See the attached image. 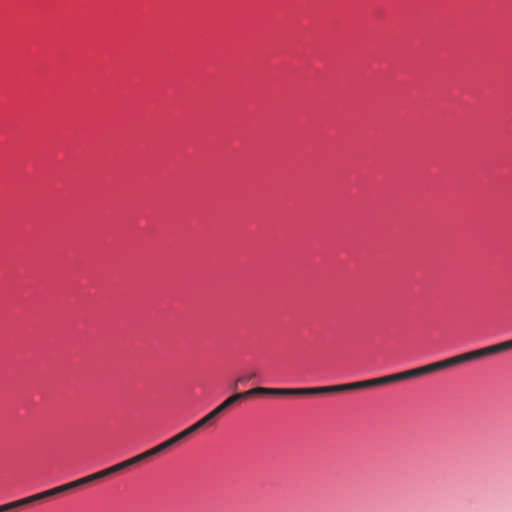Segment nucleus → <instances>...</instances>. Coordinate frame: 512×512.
<instances>
[{
  "label": "nucleus",
  "instance_id": "2",
  "mask_svg": "<svg viewBox=\"0 0 512 512\" xmlns=\"http://www.w3.org/2000/svg\"><path fill=\"white\" fill-rule=\"evenodd\" d=\"M256 395H267V396H277L276 388H266V387H256L249 389L245 392H239L236 393L230 397H228L226 400L222 402L225 409L227 410L231 406L235 405L241 400H244L250 396H256Z\"/></svg>",
  "mask_w": 512,
  "mask_h": 512
},
{
  "label": "nucleus",
  "instance_id": "17",
  "mask_svg": "<svg viewBox=\"0 0 512 512\" xmlns=\"http://www.w3.org/2000/svg\"><path fill=\"white\" fill-rule=\"evenodd\" d=\"M405 374H406L407 380L422 376L419 367L410 369V370H406Z\"/></svg>",
  "mask_w": 512,
  "mask_h": 512
},
{
  "label": "nucleus",
  "instance_id": "27",
  "mask_svg": "<svg viewBox=\"0 0 512 512\" xmlns=\"http://www.w3.org/2000/svg\"><path fill=\"white\" fill-rule=\"evenodd\" d=\"M93 480L97 481L104 478L102 470L92 474Z\"/></svg>",
  "mask_w": 512,
  "mask_h": 512
},
{
  "label": "nucleus",
  "instance_id": "4",
  "mask_svg": "<svg viewBox=\"0 0 512 512\" xmlns=\"http://www.w3.org/2000/svg\"><path fill=\"white\" fill-rule=\"evenodd\" d=\"M494 354H495V352H494L493 345L467 352L469 361L478 360L480 358L488 357V356H491Z\"/></svg>",
  "mask_w": 512,
  "mask_h": 512
},
{
  "label": "nucleus",
  "instance_id": "3",
  "mask_svg": "<svg viewBox=\"0 0 512 512\" xmlns=\"http://www.w3.org/2000/svg\"><path fill=\"white\" fill-rule=\"evenodd\" d=\"M442 369L450 368L456 365H460L466 362H469V357L467 356V353H463L457 356H453L451 358H447L444 360H441Z\"/></svg>",
  "mask_w": 512,
  "mask_h": 512
},
{
  "label": "nucleus",
  "instance_id": "10",
  "mask_svg": "<svg viewBox=\"0 0 512 512\" xmlns=\"http://www.w3.org/2000/svg\"><path fill=\"white\" fill-rule=\"evenodd\" d=\"M385 378H386V383L387 384H391V383L407 380L405 371H402V372H399V373H395V374H391V375H387V376H385Z\"/></svg>",
  "mask_w": 512,
  "mask_h": 512
},
{
  "label": "nucleus",
  "instance_id": "9",
  "mask_svg": "<svg viewBox=\"0 0 512 512\" xmlns=\"http://www.w3.org/2000/svg\"><path fill=\"white\" fill-rule=\"evenodd\" d=\"M187 437H189L186 433L185 430L179 432L178 434L174 435L173 437L169 438L168 440H166V443L168 445L169 448H171L172 446L176 445L177 443H179L180 441L186 439Z\"/></svg>",
  "mask_w": 512,
  "mask_h": 512
},
{
  "label": "nucleus",
  "instance_id": "26",
  "mask_svg": "<svg viewBox=\"0 0 512 512\" xmlns=\"http://www.w3.org/2000/svg\"><path fill=\"white\" fill-rule=\"evenodd\" d=\"M110 469L112 471V474H115V473H118V472L122 471V468H121L119 463L111 466Z\"/></svg>",
  "mask_w": 512,
  "mask_h": 512
},
{
  "label": "nucleus",
  "instance_id": "29",
  "mask_svg": "<svg viewBox=\"0 0 512 512\" xmlns=\"http://www.w3.org/2000/svg\"><path fill=\"white\" fill-rule=\"evenodd\" d=\"M102 473H103L104 478L113 475L110 467L103 469Z\"/></svg>",
  "mask_w": 512,
  "mask_h": 512
},
{
  "label": "nucleus",
  "instance_id": "22",
  "mask_svg": "<svg viewBox=\"0 0 512 512\" xmlns=\"http://www.w3.org/2000/svg\"><path fill=\"white\" fill-rule=\"evenodd\" d=\"M119 464H120L122 470L127 469V468L133 466L130 458L125 460V461L120 462Z\"/></svg>",
  "mask_w": 512,
  "mask_h": 512
},
{
  "label": "nucleus",
  "instance_id": "25",
  "mask_svg": "<svg viewBox=\"0 0 512 512\" xmlns=\"http://www.w3.org/2000/svg\"><path fill=\"white\" fill-rule=\"evenodd\" d=\"M110 469L112 471V474H115V473H118V472L122 471V468H121L119 463L111 466Z\"/></svg>",
  "mask_w": 512,
  "mask_h": 512
},
{
  "label": "nucleus",
  "instance_id": "8",
  "mask_svg": "<svg viewBox=\"0 0 512 512\" xmlns=\"http://www.w3.org/2000/svg\"><path fill=\"white\" fill-rule=\"evenodd\" d=\"M365 388H366L365 380L364 381H358V382L341 384V392L353 391V390H359V389H365Z\"/></svg>",
  "mask_w": 512,
  "mask_h": 512
},
{
  "label": "nucleus",
  "instance_id": "32",
  "mask_svg": "<svg viewBox=\"0 0 512 512\" xmlns=\"http://www.w3.org/2000/svg\"><path fill=\"white\" fill-rule=\"evenodd\" d=\"M130 460L132 462V465H136V464L140 463L138 455L130 458Z\"/></svg>",
  "mask_w": 512,
  "mask_h": 512
},
{
  "label": "nucleus",
  "instance_id": "15",
  "mask_svg": "<svg viewBox=\"0 0 512 512\" xmlns=\"http://www.w3.org/2000/svg\"><path fill=\"white\" fill-rule=\"evenodd\" d=\"M225 407L224 405L221 403L220 405H218L216 408H214L211 412L208 413V416L211 420H213L214 418H216L217 416H219L221 413H223L225 411Z\"/></svg>",
  "mask_w": 512,
  "mask_h": 512
},
{
  "label": "nucleus",
  "instance_id": "14",
  "mask_svg": "<svg viewBox=\"0 0 512 512\" xmlns=\"http://www.w3.org/2000/svg\"><path fill=\"white\" fill-rule=\"evenodd\" d=\"M28 498H29L30 504H32L34 502L47 499V498H49V496H48L47 491H43V492L28 496Z\"/></svg>",
  "mask_w": 512,
  "mask_h": 512
},
{
  "label": "nucleus",
  "instance_id": "5",
  "mask_svg": "<svg viewBox=\"0 0 512 512\" xmlns=\"http://www.w3.org/2000/svg\"><path fill=\"white\" fill-rule=\"evenodd\" d=\"M210 421H211V419L209 418V416L207 414L203 418H201L199 421H197L196 423H194L193 425L189 426L188 428H186L184 430L186 431L187 435L190 436L193 433H195L196 431H198L199 429H201L202 427H204L205 425H207Z\"/></svg>",
  "mask_w": 512,
  "mask_h": 512
},
{
  "label": "nucleus",
  "instance_id": "33",
  "mask_svg": "<svg viewBox=\"0 0 512 512\" xmlns=\"http://www.w3.org/2000/svg\"><path fill=\"white\" fill-rule=\"evenodd\" d=\"M153 450H154V452H155V454H156V455H157V454H159V453H161V452H160V449H159V447H158V446L153 447Z\"/></svg>",
  "mask_w": 512,
  "mask_h": 512
},
{
  "label": "nucleus",
  "instance_id": "7",
  "mask_svg": "<svg viewBox=\"0 0 512 512\" xmlns=\"http://www.w3.org/2000/svg\"><path fill=\"white\" fill-rule=\"evenodd\" d=\"M419 368L421 371V375L424 376V375L442 370V365H441V362L438 361V362H434V363H431V364H428L425 366H421Z\"/></svg>",
  "mask_w": 512,
  "mask_h": 512
},
{
  "label": "nucleus",
  "instance_id": "6",
  "mask_svg": "<svg viewBox=\"0 0 512 512\" xmlns=\"http://www.w3.org/2000/svg\"><path fill=\"white\" fill-rule=\"evenodd\" d=\"M28 504H30L29 498L25 497V498H22V499L13 501V502L6 503V504H4V507H5V511L8 512L13 509L21 508Z\"/></svg>",
  "mask_w": 512,
  "mask_h": 512
},
{
  "label": "nucleus",
  "instance_id": "12",
  "mask_svg": "<svg viewBox=\"0 0 512 512\" xmlns=\"http://www.w3.org/2000/svg\"><path fill=\"white\" fill-rule=\"evenodd\" d=\"M495 354L512 349V339L493 345Z\"/></svg>",
  "mask_w": 512,
  "mask_h": 512
},
{
  "label": "nucleus",
  "instance_id": "19",
  "mask_svg": "<svg viewBox=\"0 0 512 512\" xmlns=\"http://www.w3.org/2000/svg\"><path fill=\"white\" fill-rule=\"evenodd\" d=\"M79 487L80 486H79V483H78L77 480H74L72 482H69V483L61 485L63 493L64 492H68V491L73 490V489H76V488H79Z\"/></svg>",
  "mask_w": 512,
  "mask_h": 512
},
{
  "label": "nucleus",
  "instance_id": "34",
  "mask_svg": "<svg viewBox=\"0 0 512 512\" xmlns=\"http://www.w3.org/2000/svg\"><path fill=\"white\" fill-rule=\"evenodd\" d=\"M0 512H6V511H5L4 504H3V505H0Z\"/></svg>",
  "mask_w": 512,
  "mask_h": 512
},
{
  "label": "nucleus",
  "instance_id": "31",
  "mask_svg": "<svg viewBox=\"0 0 512 512\" xmlns=\"http://www.w3.org/2000/svg\"><path fill=\"white\" fill-rule=\"evenodd\" d=\"M145 452L147 454L148 459L156 455L154 450H153V448H151V449H149V450H147Z\"/></svg>",
  "mask_w": 512,
  "mask_h": 512
},
{
  "label": "nucleus",
  "instance_id": "13",
  "mask_svg": "<svg viewBox=\"0 0 512 512\" xmlns=\"http://www.w3.org/2000/svg\"><path fill=\"white\" fill-rule=\"evenodd\" d=\"M386 378L385 376L379 377V378H373L365 380L366 388H373L381 385H386Z\"/></svg>",
  "mask_w": 512,
  "mask_h": 512
},
{
  "label": "nucleus",
  "instance_id": "30",
  "mask_svg": "<svg viewBox=\"0 0 512 512\" xmlns=\"http://www.w3.org/2000/svg\"><path fill=\"white\" fill-rule=\"evenodd\" d=\"M138 457H139V461H140V462H142V461H144V460H147V459H148L146 452H143V453H141V454H138Z\"/></svg>",
  "mask_w": 512,
  "mask_h": 512
},
{
  "label": "nucleus",
  "instance_id": "18",
  "mask_svg": "<svg viewBox=\"0 0 512 512\" xmlns=\"http://www.w3.org/2000/svg\"><path fill=\"white\" fill-rule=\"evenodd\" d=\"M256 374L255 373H252L250 375H245V376H242V377H239L236 381H235V384H234V389H237L238 385L239 384H244L248 381H250L253 377H255Z\"/></svg>",
  "mask_w": 512,
  "mask_h": 512
},
{
  "label": "nucleus",
  "instance_id": "24",
  "mask_svg": "<svg viewBox=\"0 0 512 512\" xmlns=\"http://www.w3.org/2000/svg\"><path fill=\"white\" fill-rule=\"evenodd\" d=\"M119 464H120L122 470L127 469V468L133 466L130 458L125 460V461L120 462Z\"/></svg>",
  "mask_w": 512,
  "mask_h": 512
},
{
  "label": "nucleus",
  "instance_id": "1",
  "mask_svg": "<svg viewBox=\"0 0 512 512\" xmlns=\"http://www.w3.org/2000/svg\"><path fill=\"white\" fill-rule=\"evenodd\" d=\"M341 392V384L308 388H276L277 396H307Z\"/></svg>",
  "mask_w": 512,
  "mask_h": 512
},
{
  "label": "nucleus",
  "instance_id": "16",
  "mask_svg": "<svg viewBox=\"0 0 512 512\" xmlns=\"http://www.w3.org/2000/svg\"><path fill=\"white\" fill-rule=\"evenodd\" d=\"M225 407L224 405L221 403L220 405H218L216 408H214L211 412L208 413V416L211 420H213L214 418H216L217 416H219L221 413H223L225 411Z\"/></svg>",
  "mask_w": 512,
  "mask_h": 512
},
{
  "label": "nucleus",
  "instance_id": "23",
  "mask_svg": "<svg viewBox=\"0 0 512 512\" xmlns=\"http://www.w3.org/2000/svg\"><path fill=\"white\" fill-rule=\"evenodd\" d=\"M119 464H120L122 470L127 469V468L133 466L130 458L125 460V461L120 462Z\"/></svg>",
  "mask_w": 512,
  "mask_h": 512
},
{
  "label": "nucleus",
  "instance_id": "20",
  "mask_svg": "<svg viewBox=\"0 0 512 512\" xmlns=\"http://www.w3.org/2000/svg\"><path fill=\"white\" fill-rule=\"evenodd\" d=\"M77 481H78L80 487L83 486V485H86V484L94 482L92 474H90L88 476H85L83 478L77 479Z\"/></svg>",
  "mask_w": 512,
  "mask_h": 512
},
{
  "label": "nucleus",
  "instance_id": "21",
  "mask_svg": "<svg viewBox=\"0 0 512 512\" xmlns=\"http://www.w3.org/2000/svg\"><path fill=\"white\" fill-rule=\"evenodd\" d=\"M46 491H47L49 497L56 496V495L63 493L61 485L54 487L52 489L46 490Z\"/></svg>",
  "mask_w": 512,
  "mask_h": 512
},
{
  "label": "nucleus",
  "instance_id": "28",
  "mask_svg": "<svg viewBox=\"0 0 512 512\" xmlns=\"http://www.w3.org/2000/svg\"><path fill=\"white\" fill-rule=\"evenodd\" d=\"M157 446L159 447L160 452H163V451H165V450L169 449V447H168V445H167L166 441H164V442L160 443V444H159V445H157Z\"/></svg>",
  "mask_w": 512,
  "mask_h": 512
},
{
  "label": "nucleus",
  "instance_id": "11",
  "mask_svg": "<svg viewBox=\"0 0 512 512\" xmlns=\"http://www.w3.org/2000/svg\"><path fill=\"white\" fill-rule=\"evenodd\" d=\"M495 354L512 349V339L493 345Z\"/></svg>",
  "mask_w": 512,
  "mask_h": 512
}]
</instances>
